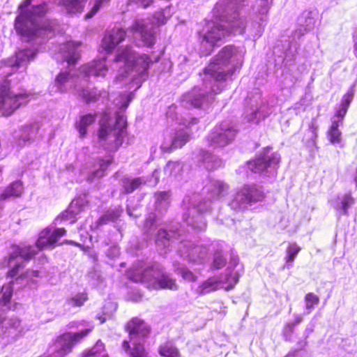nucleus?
I'll return each mask as SVG.
<instances>
[{
	"mask_svg": "<svg viewBox=\"0 0 357 357\" xmlns=\"http://www.w3.org/2000/svg\"><path fill=\"white\" fill-rule=\"evenodd\" d=\"M244 52L234 45L224 47L200 73L202 86H195L182 96L185 107H200L213 100V95L226 86L235 70L241 67Z\"/></svg>",
	"mask_w": 357,
	"mask_h": 357,
	"instance_id": "1",
	"label": "nucleus"
},
{
	"mask_svg": "<svg viewBox=\"0 0 357 357\" xmlns=\"http://www.w3.org/2000/svg\"><path fill=\"white\" fill-rule=\"evenodd\" d=\"M33 0H24L18 7L19 14L15 20L14 27L22 40H37L38 43L51 36L53 22L44 16L47 10L45 3L32 6Z\"/></svg>",
	"mask_w": 357,
	"mask_h": 357,
	"instance_id": "2",
	"label": "nucleus"
},
{
	"mask_svg": "<svg viewBox=\"0 0 357 357\" xmlns=\"http://www.w3.org/2000/svg\"><path fill=\"white\" fill-rule=\"evenodd\" d=\"M227 190L228 186L223 181L210 179L202 189L204 198L197 193L185 196L183 200V205L186 209L183 214V222L192 229H205L206 223L203 214L209 212L214 202L223 197Z\"/></svg>",
	"mask_w": 357,
	"mask_h": 357,
	"instance_id": "3",
	"label": "nucleus"
},
{
	"mask_svg": "<svg viewBox=\"0 0 357 357\" xmlns=\"http://www.w3.org/2000/svg\"><path fill=\"white\" fill-rule=\"evenodd\" d=\"M108 71L105 59L95 60L84 65L81 68L80 75L75 79L69 73H60L56 77L54 83L50 86V92L64 93L73 86L76 93L81 96L86 102H94L103 96H106L105 91H98L96 88L90 89L84 87V84H77L83 81L84 83L91 77H104Z\"/></svg>",
	"mask_w": 357,
	"mask_h": 357,
	"instance_id": "4",
	"label": "nucleus"
},
{
	"mask_svg": "<svg viewBox=\"0 0 357 357\" xmlns=\"http://www.w3.org/2000/svg\"><path fill=\"white\" fill-rule=\"evenodd\" d=\"M245 0H219L213 8V13L228 22L234 35L246 33L254 40L259 38L268 22H262L250 16L249 22L239 17L238 9Z\"/></svg>",
	"mask_w": 357,
	"mask_h": 357,
	"instance_id": "5",
	"label": "nucleus"
},
{
	"mask_svg": "<svg viewBox=\"0 0 357 357\" xmlns=\"http://www.w3.org/2000/svg\"><path fill=\"white\" fill-rule=\"evenodd\" d=\"M178 241V255L188 262L195 264H202L208 253V248L202 245L195 244L194 242L186 238L182 234V230L159 229L157 234L155 243L160 252L166 253L170 247Z\"/></svg>",
	"mask_w": 357,
	"mask_h": 357,
	"instance_id": "6",
	"label": "nucleus"
},
{
	"mask_svg": "<svg viewBox=\"0 0 357 357\" xmlns=\"http://www.w3.org/2000/svg\"><path fill=\"white\" fill-rule=\"evenodd\" d=\"M66 234V230L64 228L52 230L51 228L47 227L40 233L35 246H14L8 259L4 261V264H6L8 266L11 267L13 266L8 273L9 276L13 278L17 275L18 271L22 266V261L29 260L39 250L54 245Z\"/></svg>",
	"mask_w": 357,
	"mask_h": 357,
	"instance_id": "7",
	"label": "nucleus"
},
{
	"mask_svg": "<svg viewBox=\"0 0 357 357\" xmlns=\"http://www.w3.org/2000/svg\"><path fill=\"white\" fill-rule=\"evenodd\" d=\"M159 59L160 56L151 58L146 54L139 55L128 46L119 50L115 61L124 63L126 75H119L116 77V81H122L124 77L130 75L132 77L130 84L137 85L135 90L139 89L142 83L148 78V69L150 64L158 61Z\"/></svg>",
	"mask_w": 357,
	"mask_h": 357,
	"instance_id": "8",
	"label": "nucleus"
},
{
	"mask_svg": "<svg viewBox=\"0 0 357 357\" xmlns=\"http://www.w3.org/2000/svg\"><path fill=\"white\" fill-rule=\"evenodd\" d=\"M126 134L127 119L123 114L110 118L105 114L100 121L95 143L105 150L115 151L122 145Z\"/></svg>",
	"mask_w": 357,
	"mask_h": 357,
	"instance_id": "9",
	"label": "nucleus"
},
{
	"mask_svg": "<svg viewBox=\"0 0 357 357\" xmlns=\"http://www.w3.org/2000/svg\"><path fill=\"white\" fill-rule=\"evenodd\" d=\"M128 278L136 282H141L149 289H168L177 290L176 280L169 273L164 271L163 267L158 263L154 262L146 265L140 263L128 272Z\"/></svg>",
	"mask_w": 357,
	"mask_h": 357,
	"instance_id": "10",
	"label": "nucleus"
},
{
	"mask_svg": "<svg viewBox=\"0 0 357 357\" xmlns=\"http://www.w3.org/2000/svg\"><path fill=\"white\" fill-rule=\"evenodd\" d=\"M238 259L232 257L230 264L234 268L228 267L224 276H213L202 282L196 289V292L199 295L209 294L220 288H224L229 291L238 282L240 277V268L238 265Z\"/></svg>",
	"mask_w": 357,
	"mask_h": 357,
	"instance_id": "11",
	"label": "nucleus"
},
{
	"mask_svg": "<svg viewBox=\"0 0 357 357\" xmlns=\"http://www.w3.org/2000/svg\"><path fill=\"white\" fill-rule=\"evenodd\" d=\"M126 328L129 332L130 340L133 347L132 349H130L129 342L127 340H124L122 345L123 348L126 351L130 349L131 357H147L143 342L144 339L150 333L149 327L142 320L134 318L127 324Z\"/></svg>",
	"mask_w": 357,
	"mask_h": 357,
	"instance_id": "12",
	"label": "nucleus"
},
{
	"mask_svg": "<svg viewBox=\"0 0 357 357\" xmlns=\"http://www.w3.org/2000/svg\"><path fill=\"white\" fill-rule=\"evenodd\" d=\"M264 197L261 187L255 184L245 185L231 196L228 205L234 211L241 212L261 202Z\"/></svg>",
	"mask_w": 357,
	"mask_h": 357,
	"instance_id": "13",
	"label": "nucleus"
},
{
	"mask_svg": "<svg viewBox=\"0 0 357 357\" xmlns=\"http://www.w3.org/2000/svg\"><path fill=\"white\" fill-rule=\"evenodd\" d=\"M280 161V155L273 152L270 147L264 148L256 158L248 163V168L255 173L263 174L268 176H275Z\"/></svg>",
	"mask_w": 357,
	"mask_h": 357,
	"instance_id": "14",
	"label": "nucleus"
},
{
	"mask_svg": "<svg viewBox=\"0 0 357 357\" xmlns=\"http://www.w3.org/2000/svg\"><path fill=\"white\" fill-rule=\"evenodd\" d=\"M354 87L355 84L352 85L347 93L343 96L339 107L335 108V115L331 118V126L327 132L331 144H340L342 141V132L339 127L342 125L344 118L354 97Z\"/></svg>",
	"mask_w": 357,
	"mask_h": 357,
	"instance_id": "15",
	"label": "nucleus"
},
{
	"mask_svg": "<svg viewBox=\"0 0 357 357\" xmlns=\"http://www.w3.org/2000/svg\"><path fill=\"white\" fill-rule=\"evenodd\" d=\"M213 15L215 20H220V22H212L208 24V29L202 36L201 43L206 48L204 52L206 54L211 53L218 42L232 33L230 26L225 20L215 16L213 13Z\"/></svg>",
	"mask_w": 357,
	"mask_h": 357,
	"instance_id": "16",
	"label": "nucleus"
},
{
	"mask_svg": "<svg viewBox=\"0 0 357 357\" xmlns=\"http://www.w3.org/2000/svg\"><path fill=\"white\" fill-rule=\"evenodd\" d=\"M29 94L15 93L10 91L8 81L0 87V114L10 116L22 105L29 101Z\"/></svg>",
	"mask_w": 357,
	"mask_h": 357,
	"instance_id": "17",
	"label": "nucleus"
},
{
	"mask_svg": "<svg viewBox=\"0 0 357 357\" xmlns=\"http://www.w3.org/2000/svg\"><path fill=\"white\" fill-rule=\"evenodd\" d=\"M237 133L238 130L232 123L223 121L214 127L206 140L211 147L223 148L233 142Z\"/></svg>",
	"mask_w": 357,
	"mask_h": 357,
	"instance_id": "18",
	"label": "nucleus"
},
{
	"mask_svg": "<svg viewBox=\"0 0 357 357\" xmlns=\"http://www.w3.org/2000/svg\"><path fill=\"white\" fill-rule=\"evenodd\" d=\"M297 23L298 28L292 33L291 39L288 42V47L284 50L286 56H294L298 48L297 40L303 36L305 33L314 28L315 20L311 12L304 11L298 17Z\"/></svg>",
	"mask_w": 357,
	"mask_h": 357,
	"instance_id": "19",
	"label": "nucleus"
},
{
	"mask_svg": "<svg viewBox=\"0 0 357 357\" xmlns=\"http://www.w3.org/2000/svg\"><path fill=\"white\" fill-rule=\"evenodd\" d=\"M26 331L17 317H5L0 314V336L5 344L15 342L22 337Z\"/></svg>",
	"mask_w": 357,
	"mask_h": 357,
	"instance_id": "20",
	"label": "nucleus"
},
{
	"mask_svg": "<svg viewBox=\"0 0 357 357\" xmlns=\"http://www.w3.org/2000/svg\"><path fill=\"white\" fill-rule=\"evenodd\" d=\"M37 54V51L33 49H24L16 52L15 58L3 60L0 62V76L8 77L12 74V70L17 68H26L29 62L33 60Z\"/></svg>",
	"mask_w": 357,
	"mask_h": 357,
	"instance_id": "21",
	"label": "nucleus"
},
{
	"mask_svg": "<svg viewBox=\"0 0 357 357\" xmlns=\"http://www.w3.org/2000/svg\"><path fill=\"white\" fill-rule=\"evenodd\" d=\"M128 31L132 33L135 39L140 40V43L137 44L139 46L151 47L155 43V36L153 26H149L144 20H135Z\"/></svg>",
	"mask_w": 357,
	"mask_h": 357,
	"instance_id": "22",
	"label": "nucleus"
},
{
	"mask_svg": "<svg viewBox=\"0 0 357 357\" xmlns=\"http://www.w3.org/2000/svg\"><path fill=\"white\" fill-rule=\"evenodd\" d=\"M31 276L38 277V271H28L25 274H22L17 278L15 282L11 281L8 284L3 285L0 292V305L6 309H10L11 297L13 291V284L14 282L21 283V281Z\"/></svg>",
	"mask_w": 357,
	"mask_h": 357,
	"instance_id": "23",
	"label": "nucleus"
},
{
	"mask_svg": "<svg viewBox=\"0 0 357 357\" xmlns=\"http://www.w3.org/2000/svg\"><path fill=\"white\" fill-rule=\"evenodd\" d=\"M189 139L190 135L188 132L184 130H179L168 140L165 139L160 148L164 152H171L174 149L181 148Z\"/></svg>",
	"mask_w": 357,
	"mask_h": 357,
	"instance_id": "24",
	"label": "nucleus"
},
{
	"mask_svg": "<svg viewBox=\"0 0 357 357\" xmlns=\"http://www.w3.org/2000/svg\"><path fill=\"white\" fill-rule=\"evenodd\" d=\"M85 206L86 204L83 199L73 200L68 208L54 220V223L55 225H58L61 224L63 221L66 220H70V224L75 222V215L84 211Z\"/></svg>",
	"mask_w": 357,
	"mask_h": 357,
	"instance_id": "25",
	"label": "nucleus"
},
{
	"mask_svg": "<svg viewBox=\"0 0 357 357\" xmlns=\"http://www.w3.org/2000/svg\"><path fill=\"white\" fill-rule=\"evenodd\" d=\"M80 43L69 41L60 47L59 56L68 65L74 64L79 58Z\"/></svg>",
	"mask_w": 357,
	"mask_h": 357,
	"instance_id": "26",
	"label": "nucleus"
},
{
	"mask_svg": "<svg viewBox=\"0 0 357 357\" xmlns=\"http://www.w3.org/2000/svg\"><path fill=\"white\" fill-rule=\"evenodd\" d=\"M126 35V33L123 29L114 28L105 35L102 40V47L107 52H111L125 38Z\"/></svg>",
	"mask_w": 357,
	"mask_h": 357,
	"instance_id": "27",
	"label": "nucleus"
},
{
	"mask_svg": "<svg viewBox=\"0 0 357 357\" xmlns=\"http://www.w3.org/2000/svg\"><path fill=\"white\" fill-rule=\"evenodd\" d=\"M355 204L354 198L350 194L338 196L336 201L332 204L338 216L348 215L349 208Z\"/></svg>",
	"mask_w": 357,
	"mask_h": 357,
	"instance_id": "28",
	"label": "nucleus"
},
{
	"mask_svg": "<svg viewBox=\"0 0 357 357\" xmlns=\"http://www.w3.org/2000/svg\"><path fill=\"white\" fill-rule=\"evenodd\" d=\"M271 8L268 0H255L252 6L251 15L262 22H268V11Z\"/></svg>",
	"mask_w": 357,
	"mask_h": 357,
	"instance_id": "29",
	"label": "nucleus"
},
{
	"mask_svg": "<svg viewBox=\"0 0 357 357\" xmlns=\"http://www.w3.org/2000/svg\"><path fill=\"white\" fill-rule=\"evenodd\" d=\"M199 161L208 170L215 169L222 165V161L220 158L203 149L199 151Z\"/></svg>",
	"mask_w": 357,
	"mask_h": 357,
	"instance_id": "30",
	"label": "nucleus"
},
{
	"mask_svg": "<svg viewBox=\"0 0 357 357\" xmlns=\"http://www.w3.org/2000/svg\"><path fill=\"white\" fill-rule=\"evenodd\" d=\"M40 128V125L38 122H34L22 127L19 139V144L21 145L26 142L33 139L37 136Z\"/></svg>",
	"mask_w": 357,
	"mask_h": 357,
	"instance_id": "31",
	"label": "nucleus"
},
{
	"mask_svg": "<svg viewBox=\"0 0 357 357\" xmlns=\"http://www.w3.org/2000/svg\"><path fill=\"white\" fill-rule=\"evenodd\" d=\"M170 195L169 192L162 191L155 193V208L158 214L165 213L169 206Z\"/></svg>",
	"mask_w": 357,
	"mask_h": 357,
	"instance_id": "32",
	"label": "nucleus"
},
{
	"mask_svg": "<svg viewBox=\"0 0 357 357\" xmlns=\"http://www.w3.org/2000/svg\"><path fill=\"white\" fill-rule=\"evenodd\" d=\"M112 157L107 156L105 159H98L94 165V169L92 171L90 179L95 178H101L105 175L107 167L112 163Z\"/></svg>",
	"mask_w": 357,
	"mask_h": 357,
	"instance_id": "33",
	"label": "nucleus"
},
{
	"mask_svg": "<svg viewBox=\"0 0 357 357\" xmlns=\"http://www.w3.org/2000/svg\"><path fill=\"white\" fill-rule=\"evenodd\" d=\"M271 109L264 105L259 108L252 109L250 114H247L245 118L250 122L258 123L261 119H264L271 114Z\"/></svg>",
	"mask_w": 357,
	"mask_h": 357,
	"instance_id": "34",
	"label": "nucleus"
},
{
	"mask_svg": "<svg viewBox=\"0 0 357 357\" xmlns=\"http://www.w3.org/2000/svg\"><path fill=\"white\" fill-rule=\"evenodd\" d=\"M146 181L143 177L135 178H124L121 181V185L123 192L129 194L137 189L142 184L146 183Z\"/></svg>",
	"mask_w": 357,
	"mask_h": 357,
	"instance_id": "35",
	"label": "nucleus"
},
{
	"mask_svg": "<svg viewBox=\"0 0 357 357\" xmlns=\"http://www.w3.org/2000/svg\"><path fill=\"white\" fill-rule=\"evenodd\" d=\"M164 172L167 176L179 180L183 172V164L180 162L169 161L164 167Z\"/></svg>",
	"mask_w": 357,
	"mask_h": 357,
	"instance_id": "36",
	"label": "nucleus"
},
{
	"mask_svg": "<svg viewBox=\"0 0 357 357\" xmlns=\"http://www.w3.org/2000/svg\"><path fill=\"white\" fill-rule=\"evenodd\" d=\"M86 1L87 0H61V4L68 13L76 14L82 12Z\"/></svg>",
	"mask_w": 357,
	"mask_h": 357,
	"instance_id": "37",
	"label": "nucleus"
},
{
	"mask_svg": "<svg viewBox=\"0 0 357 357\" xmlns=\"http://www.w3.org/2000/svg\"><path fill=\"white\" fill-rule=\"evenodd\" d=\"M22 184L20 181H15L7 187L0 195V199L4 200L11 197H18L22 192Z\"/></svg>",
	"mask_w": 357,
	"mask_h": 357,
	"instance_id": "38",
	"label": "nucleus"
},
{
	"mask_svg": "<svg viewBox=\"0 0 357 357\" xmlns=\"http://www.w3.org/2000/svg\"><path fill=\"white\" fill-rule=\"evenodd\" d=\"M121 213L122 210L120 207L109 209L98 219V223L99 225H102L109 221H114L121 215Z\"/></svg>",
	"mask_w": 357,
	"mask_h": 357,
	"instance_id": "39",
	"label": "nucleus"
},
{
	"mask_svg": "<svg viewBox=\"0 0 357 357\" xmlns=\"http://www.w3.org/2000/svg\"><path fill=\"white\" fill-rule=\"evenodd\" d=\"M301 248L297 245L296 243H291L289 244L287 250H286V266L289 268L291 266V264L295 260L297 255L301 251Z\"/></svg>",
	"mask_w": 357,
	"mask_h": 357,
	"instance_id": "40",
	"label": "nucleus"
},
{
	"mask_svg": "<svg viewBox=\"0 0 357 357\" xmlns=\"http://www.w3.org/2000/svg\"><path fill=\"white\" fill-rule=\"evenodd\" d=\"M95 121V116L89 114L81 117L79 123L77 124V128L81 137H84L87 132V127L90 126Z\"/></svg>",
	"mask_w": 357,
	"mask_h": 357,
	"instance_id": "41",
	"label": "nucleus"
},
{
	"mask_svg": "<svg viewBox=\"0 0 357 357\" xmlns=\"http://www.w3.org/2000/svg\"><path fill=\"white\" fill-rule=\"evenodd\" d=\"M158 218L157 215L153 213H150L147 215L144 225V233L148 236L152 235L153 231L156 229L158 226Z\"/></svg>",
	"mask_w": 357,
	"mask_h": 357,
	"instance_id": "42",
	"label": "nucleus"
},
{
	"mask_svg": "<svg viewBox=\"0 0 357 357\" xmlns=\"http://www.w3.org/2000/svg\"><path fill=\"white\" fill-rule=\"evenodd\" d=\"M83 357H108V355L105 350L104 344L98 340Z\"/></svg>",
	"mask_w": 357,
	"mask_h": 357,
	"instance_id": "43",
	"label": "nucleus"
},
{
	"mask_svg": "<svg viewBox=\"0 0 357 357\" xmlns=\"http://www.w3.org/2000/svg\"><path fill=\"white\" fill-rule=\"evenodd\" d=\"M159 353L161 356L165 357H178V350L170 342H167L161 345L159 348Z\"/></svg>",
	"mask_w": 357,
	"mask_h": 357,
	"instance_id": "44",
	"label": "nucleus"
},
{
	"mask_svg": "<svg viewBox=\"0 0 357 357\" xmlns=\"http://www.w3.org/2000/svg\"><path fill=\"white\" fill-rule=\"evenodd\" d=\"M226 264V258L223 255L222 251L217 250L213 255L212 268L214 269H220Z\"/></svg>",
	"mask_w": 357,
	"mask_h": 357,
	"instance_id": "45",
	"label": "nucleus"
},
{
	"mask_svg": "<svg viewBox=\"0 0 357 357\" xmlns=\"http://www.w3.org/2000/svg\"><path fill=\"white\" fill-rule=\"evenodd\" d=\"M305 307L307 312L306 314H310L311 310L314 308V305L319 302V297L313 293H308L305 297Z\"/></svg>",
	"mask_w": 357,
	"mask_h": 357,
	"instance_id": "46",
	"label": "nucleus"
},
{
	"mask_svg": "<svg viewBox=\"0 0 357 357\" xmlns=\"http://www.w3.org/2000/svg\"><path fill=\"white\" fill-rule=\"evenodd\" d=\"M171 15L169 10L165 8L161 11L157 12L154 14V22L158 25H162L166 23L167 20L170 17Z\"/></svg>",
	"mask_w": 357,
	"mask_h": 357,
	"instance_id": "47",
	"label": "nucleus"
},
{
	"mask_svg": "<svg viewBox=\"0 0 357 357\" xmlns=\"http://www.w3.org/2000/svg\"><path fill=\"white\" fill-rule=\"evenodd\" d=\"M176 271L178 275L187 281L194 282L197 279V276L191 271L184 266L178 268Z\"/></svg>",
	"mask_w": 357,
	"mask_h": 357,
	"instance_id": "48",
	"label": "nucleus"
},
{
	"mask_svg": "<svg viewBox=\"0 0 357 357\" xmlns=\"http://www.w3.org/2000/svg\"><path fill=\"white\" fill-rule=\"evenodd\" d=\"M87 300L86 295L85 294H78L75 296L68 300V304L72 306H82L84 303Z\"/></svg>",
	"mask_w": 357,
	"mask_h": 357,
	"instance_id": "49",
	"label": "nucleus"
},
{
	"mask_svg": "<svg viewBox=\"0 0 357 357\" xmlns=\"http://www.w3.org/2000/svg\"><path fill=\"white\" fill-rule=\"evenodd\" d=\"M109 1V0H96L91 10L85 15V17L86 19L92 17L101 7L107 4Z\"/></svg>",
	"mask_w": 357,
	"mask_h": 357,
	"instance_id": "50",
	"label": "nucleus"
},
{
	"mask_svg": "<svg viewBox=\"0 0 357 357\" xmlns=\"http://www.w3.org/2000/svg\"><path fill=\"white\" fill-rule=\"evenodd\" d=\"M105 254L106 256L110 259H116L120 255V248L116 244L112 245L107 250Z\"/></svg>",
	"mask_w": 357,
	"mask_h": 357,
	"instance_id": "51",
	"label": "nucleus"
},
{
	"mask_svg": "<svg viewBox=\"0 0 357 357\" xmlns=\"http://www.w3.org/2000/svg\"><path fill=\"white\" fill-rule=\"evenodd\" d=\"M132 96H133V93H130L128 95H123L121 97V105L120 106V109H122V110H125L130 102L131 101L132 98Z\"/></svg>",
	"mask_w": 357,
	"mask_h": 357,
	"instance_id": "52",
	"label": "nucleus"
},
{
	"mask_svg": "<svg viewBox=\"0 0 357 357\" xmlns=\"http://www.w3.org/2000/svg\"><path fill=\"white\" fill-rule=\"evenodd\" d=\"M309 130L311 132V139L314 141L317 137L318 126L315 119H312L309 125Z\"/></svg>",
	"mask_w": 357,
	"mask_h": 357,
	"instance_id": "53",
	"label": "nucleus"
},
{
	"mask_svg": "<svg viewBox=\"0 0 357 357\" xmlns=\"http://www.w3.org/2000/svg\"><path fill=\"white\" fill-rule=\"evenodd\" d=\"M132 2L142 6V8H147L152 3L153 0H130Z\"/></svg>",
	"mask_w": 357,
	"mask_h": 357,
	"instance_id": "54",
	"label": "nucleus"
},
{
	"mask_svg": "<svg viewBox=\"0 0 357 357\" xmlns=\"http://www.w3.org/2000/svg\"><path fill=\"white\" fill-rule=\"evenodd\" d=\"M295 326H296V325L293 322L287 323L285 325V327H284V333H292L294 331V329Z\"/></svg>",
	"mask_w": 357,
	"mask_h": 357,
	"instance_id": "55",
	"label": "nucleus"
},
{
	"mask_svg": "<svg viewBox=\"0 0 357 357\" xmlns=\"http://www.w3.org/2000/svg\"><path fill=\"white\" fill-rule=\"evenodd\" d=\"M354 54L356 55V58H357V31L355 33V34L354 35Z\"/></svg>",
	"mask_w": 357,
	"mask_h": 357,
	"instance_id": "56",
	"label": "nucleus"
},
{
	"mask_svg": "<svg viewBox=\"0 0 357 357\" xmlns=\"http://www.w3.org/2000/svg\"><path fill=\"white\" fill-rule=\"evenodd\" d=\"M303 320V317L301 315L296 314L295 315V319L293 321L294 324L296 326L297 324H300Z\"/></svg>",
	"mask_w": 357,
	"mask_h": 357,
	"instance_id": "57",
	"label": "nucleus"
},
{
	"mask_svg": "<svg viewBox=\"0 0 357 357\" xmlns=\"http://www.w3.org/2000/svg\"><path fill=\"white\" fill-rule=\"evenodd\" d=\"M65 243H68V244L75 245V246L79 247V248H82V245L80 243H77V242H75L74 241H71V240H66V241H65Z\"/></svg>",
	"mask_w": 357,
	"mask_h": 357,
	"instance_id": "58",
	"label": "nucleus"
},
{
	"mask_svg": "<svg viewBox=\"0 0 357 357\" xmlns=\"http://www.w3.org/2000/svg\"><path fill=\"white\" fill-rule=\"evenodd\" d=\"M199 120L197 118H191L190 121L188 123L187 126L190 127L192 125L197 124L198 123Z\"/></svg>",
	"mask_w": 357,
	"mask_h": 357,
	"instance_id": "59",
	"label": "nucleus"
},
{
	"mask_svg": "<svg viewBox=\"0 0 357 357\" xmlns=\"http://www.w3.org/2000/svg\"><path fill=\"white\" fill-rule=\"evenodd\" d=\"M89 256L94 260V261H97L98 260V254L93 251L91 252L90 254H89Z\"/></svg>",
	"mask_w": 357,
	"mask_h": 357,
	"instance_id": "60",
	"label": "nucleus"
},
{
	"mask_svg": "<svg viewBox=\"0 0 357 357\" xmlns=\"http://www.w3.org/2000/svg\"><path fill=\"white\" fill-rule=\"evenodd\" d=\"M98 319L100 320V323L101 324L104 323L105 321V319H106L105 317H103L102 316L98 317Z\"/></svg>",
	"mask_w": 357,
	"mask_h": 357,
	"instance_id": "61",
	"label": "nucleus"
},
{
	"mask_svg": "<svg viewBox=\"0 0 357 357\" xmlns=\"http://www.w3.org/2000/svg\"><path fill=\"white\" fill-rule=\"evenodd\" d=\"M108 305H109L112 307L114 308V310H116V304L113 303H109Z\"/></svg>",
	"mask_w": 357,
	"mask_h": 357,
	"instance_id": "62",
	"label": "nucleus"
},
{
	"mask_svg": "<svg viewBox=\"0 0 357 357\" xmlns=\"http://www.w3.org/2000/svg\"><path fill=\"white\" fill-rule=\"evenodd\" d=\"M354 181L357 183V169H356V174L355 176Z\"/></svg>",
	"mask_w": 357,
	"mask_h": 357,
	"instance_id": "63",
	"label": "nucleus"
},
{
	"mask_svg": "<svg viewBox=\"0 0 357 357\" xmlns=\"http://www.w3.org/2000/svg\"><path fill=\"white\" fill-rule=\"evenodd\" d=\"M157 174H158V173H157V171L155 170V171H154V172L153 173V175L154 176H157Z\"/></svg>",
	"mask_w": 357,
	"mask_h": 357,
	"instance_id": "64",
	"label": "nucleus"
}]
</instances>
